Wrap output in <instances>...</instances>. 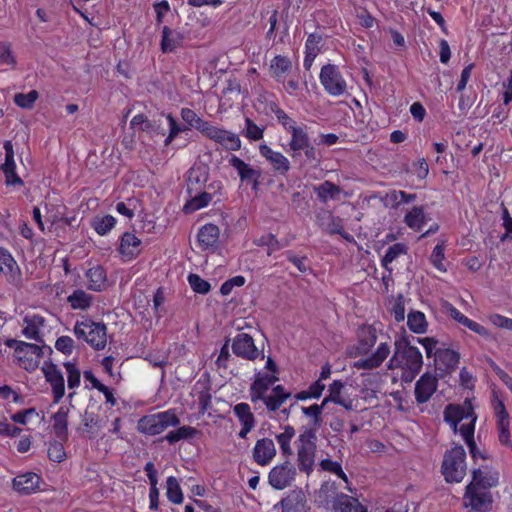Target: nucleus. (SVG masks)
Instances as JSON below:
<instances>
[{"instance_id":"35","label":"nucleus","mask_w":512,"mask_h":512,"mask_svg":"<svg viewBox=\"0 0 512 512\" xmlns=\"http://www.w3.org/2000/svg\"><path fill=\"white\" fill-rule=\"evenodd\" d=\"M208 179L206 168L202 166L192 167L189 170L187 191L189 194L197 193L204 187Z\"/></svg>"},{"instance_id":"30","label":"nucleus","mask_w":512,"mask_h":512,"mask_svg":"<svg viewBox=\"0 0 512 512\" xmlns=\"http://www.w3.org/2000/svg\"><path fill=\"white\" fill-rule=\"evenodd\" d=\"M333 508L335 512H368L367 507L357 498L344 493H340L334 498Z\"/></svg>"},{"instance_id":"13","label":"nucleus","mask_w":512,"mask_h":512,"mask_svg":"<svg viewBox=\"0 0 512 512\" xmlns=\"http://www.w3.org/2000/svg\"><path fill=\"white\" fill-rule=\"evenodd\" d=\"M41 370L51 387L53 402L59 403L65 395V380L61 369L51 362H44Z\"/></svg>"},{"instance_id":"37","label":"nucleus","mask_w":512,"mask_h":512,"mask_svg":"<svg viewBox=\"0 0 512 512\" xmlns=\"http://www.w3.org/2000/svg\"><path fill=\"white\" fill-rule=\"evenodd\" d=\"M292 69V62L288 57L277 55L270 62L272 76L278 82H284L285 75Z\"/></svg>"},{"instance_id":"58","label":"nucleus","mask_w":512,"mask_h":512,"mask_svg":"<svg viewBox=\"0 0 512 512\" xmlns=\"http://www.w3.org/2000/svg\"><path fill=\"white\" fill-rule=\"evenodd\" d=\"M464 326L482 337L484 340L491 341L494 339L493 334L487 327L470 318H468Z\"/></svg>"},{"instance_id":"19","label":"nucleus","mask_w":512,"mask_h":512,"mask_svg":"<svg viewBox=\"0 0 512 512\" xmlns=\"http://www.w3.org/2000/svg\"><path fill=\"white\" fill-rule=\"evenodd\" d=\"M376 341V332L369 327L363 328L359 333L357 343L348 347L347 353L350 357L354 358L366 356L371 352Z\"/></svg>"},{"instance_id":"33","label":"nucleus","mask_w":512,"mask_h":512,"mask_svg":"<svg viewBox=\"0 0 512 512\" xmlns=\"http://www.w3.org/2000/svg\"><path fill=\"white\" fill-rule=\"evenodd\" d=\"M219 228L214 224L204 225L198 232V243L203 250H214L218 245Z\"/></svg>"},{"instance_id":"45","label":"nucleus","mask_w":512,"mask_h":512,"mask_svg":"<svg viewBox=\"0 0 512 512\" xmlns=\"http://www.w3.org/2000/svg\"><path fill=\"white\" fill-rule=\"evenodd\" d=\"M407 325L416 334L425 333L428 326L425 314L420 311H411L407 315Z\"/></svg>"},{"instance_id":"16","label":"nucleus","mask_w":512,"mask_h":512,"mask_svg":"<svg viewBox=\"0 0 512 512\" xmlns=\"http://www.w3.org/2000/svg\"><path fill=\"white\" fill-rule=\"evenodd\" d=\"M277 454L275 443L272 439L264 437L258 439L252 449V459L259 466H268Z\"/></svg>"},{"instance_id":"18","label":"nucleus","mask_w":512,"mask_h":512,"mask_svg":"<svg viewBox=\"0 0 512 512\" xmlns=\"http://www.w3.org/2000/svg\"><path fill=\"white\" fill-rule=\"evenodd\" d=\"M475 417L473 406L470 400H465L463 405H449L444 411V418L456 432L458 424Z\"/></svg>"},{"instance_id":"11","label":"nucleus","mask_w":512,"mask_h":512,"mask_svg":"<svg viewBox=\"0 0 512 512\" xmlns=\"http://www.w3.org/2000/svg\"><path fill=\"white\" fill-rule=\"evenodd\" d=\"M296 468L289 461L275 465L268 473V483L275 490L289 487L296 478Z\"/></svg>"},{"instance_id":"32","label":"nucleus","mask_w":512,"mask_h":512,"mask_svg":"<svg viewBox=\"0 0 512 512\" xmlns=\"http://www.w3.org/2000/svg\"><path fill=\"white\" fill-rule=\"evenodd\" d=\"M87 279V287L89 290L101 292L107 287V275L105 269L96 265L88 269L85 273Z\"/></svg>"},{"instance_id":"28","label":"nucleus","mask_w":512,"mask_h":512,"mask_svg":"<svg viewBox=\"0 0 512 512\" xmlns=\"http://www.w3.org/2000/svg\"><path fill=\"white\" fill-rule=\"evenodd\" d=\"M40 477L33 472H27L13 479V488L20 494L28 495L39 490Z\"/></svg>"},{"instance_id":"46","label":"nucleus","mask_w":512,"mask_h":512,"mask_svg":"<svg viewBox=\"0 0 512 512\" xmlns=\"http://www.w3.org/2000/svg\"><path fill=\"white\" fill-rule=\"evenodd\" d=\"M67 418L68 409L63 406L53 415V429L58 438H64L67 435Z\"/></svg>"},{"instance_id":"9","label":"nucleus","mask_w":512,"mask_h":512,"mask_svg":"<svg viewBox=\"0 0 512 512\" xmlns=\"http://www.w3.org/2000/svg\"><path fill=\"white\" fill-rule=\"evenodd\" d=\"M319 79L329 95L337 97L346 93L347 83L337 66L332 64L323 66L320 71Z\"/></svg>"},{"instance_id":"17","label":"nucleus","mask_w":512,"mask_h":512,"mask_svg":"<svg viewBox=\"0 0 512 512\" xmlns=\"http://www.w3.org/2000/svg\"><path fill=\"white\" fill-rule=\"evenodd\" d=\"M232 351L236 356L247 360H255L260 355L262 358L264 357V355L256 348L253 338L246 333L238 334L233 339Z\"/></svg>"},{"instance_id":"10","label":"nucleus","mask_w":512,"mask_h":512,"mask_svg":"<svg viewBox=\"0 0 512 512\" xmlns=\"http://www.w3.org/2000/svg\"><path fill=\"white\" fill-rule=\"evenodd\" d=\"M493 503L490 491L481 490L474 486H466L463 505L468 512H489Z\"/></svg>"},{"instance_id":"24","label":"nucleus","mask_w":512,"mask_h":512,"mask_svg":"<svg viewBox=\"0 0 512 512\" xmlns=\"http://www.w3.org/2000/svg\"><path fill=\"white\" fill-rule=\"evenodd\" d=\"M142 250V241L133 233L125 232L120 238L119 254L125 262L135 259Z\"/></svg>"},{"instance_id":"49","label":"nucleus","mask_w":512,"mask_h":512,"mask_svg":"<svg viewBox=\"0 0 512 512\" xmlns=\"http://www.w3.org/2000/svg\"><path fill=\"white\" fill-rule=\"evenodd\" d=\"M444 250H445V244H444V242H440L434 247V249L430 255L431 264L440 272L447 271V268L444 264V260H445Z\"/></svg>"},{"instance_id":"36","label":"nucleus","mask_w":512,"mask_h":512,"mask_svg":"<svg viewBox=\"0 0 512 512\" xmlns=\"http://www.w3.org/2000/svg\"><path fill=\"white\" fill-rule=\"evenodd\" d=\"M94 302L93 295L83 289H75L67 297V303L73 310H88Z\"/></svg>"},{"instance_id":"26","label":"nucleus","mask_w":512,"mask_h":512,"mask_svg":"<svg viewBox=\"0 0 512 512\" xmlns=\"http://www.w3.org/2000/svg\"><path fill=\"white\" fill-rule=\"evenodd\" d=\"M0 271L7 277L8 281L14 285L21 284L20 268L12 257V255L5 249L0 247Z\"/></svg>"},{"instance_id":"43","label":"nucleus","mask_w":512,"mask_h":512,"mask_svg":"<svg viewBox=\"0 0 512 512\" xmlns=\"http://www.w3.org/2000/svg\"><path fill=\"white\" fill-rule=\"evenodd\" d=\"M314 192L317 194L319 200L326 203L329 199L338 198L341 193L339 186L333 184L330 181H325L318 186L314 187Z\"/></svg>"},{"instance_id":"53","label":"nucleus","mask_w":512,"mask_h":512,"mask_svg":"<svg viewBox=\"0 0 512 512\" xmlns=\"http://www.w3.org/2000/svg\"><path fill=\"white\" fill-rule=\"evenodd\" d=\"M254 242L257 246H266L268 248V255H271L273 252L278 251L283 247L275 235L271 233L260 236L255 239Z\"/></svg>"},{"instance_id":"34","label":"nucleus","mask_w":512,"mask_h":512,"mask_svg":"<svg viewBox=\"0 0 512 512\" xmlns=\"http://www.w3.org/2000/svg\"><path fill=\"white\" fill-rule=\"evenodd\" d=\"M344 384L340 380H334L328 389V396L331 402L344 407L346 410L351 411L355 409V400L350 397L342 395Z\"/></svg>"},{"instance_id":"2","label":"nucleus","mask_w":512,"mask_h":512,"mask_svg":"<svg viewBox=\"0 0 512 512\" xmlns=\"http://www.w3.org/2000/svg\"><path fill=\"white\" fill-rule=\"evenodd\" d=\"M74 335L96 350L104 349L107 343V328L105 324L95 322L90 318L77 321L73 328Z\"/></svg>"},{"instance_id":"27","label":"nucleus","mask_w":512,"mask_h":512,"mask_svg":"<svg viewBox=\"0 0 512 512\" xmlns=\"http://www.w3.org/2000/svg\"><path fill=\"white\" fill-rule=\"evenodd\" d=\"M233 413L242 426L238 432V437L245 439L255 427V417L251 412V408L247 403H238L233 407Z\"/></svg>"},{"instance_id":"41","label":"nucleus","mask_w":512,"mask_h":512,"mask_svg":"<svg viewBox=\"0 0 512 512\" xmlns=\"http://www.w3.org/2000/svg\"><path fill=\"white\" fill-rule=\"evenodd\" d=\"M408 251V247L404 243H395L392 246H390L384 256L381 259V265L384 267L389 273L392 272V268L390 267V264L396 260L401 255H405Z\"/></svg>"},{"instance_id":"52","label":"nucleus","mask_w":512,"mask_h":512,"mask_svg":"<svg viewBox=\"0 0 512 512\" xmlns=\"http://www.w3.org/2000/svg\"><path fill=\"white\" fill-rule=\"evenodd\" d=\"M439 360L442 361L447 368L454 369L460 361V354L451 349H444L435 352Z\"/></svg>"},{"instance_id":"5","label":"nucleus","mask_w":512,"mask_h":512,"mask_svg":"<svg viewBox=\"0 0 512 512\" xmlns=\"http://www.w3.org/2000/svg\"><path fill=\"white\" fill-rule=\"evenodd\" d=\"M275 116L284 130L291 135L289 148L293 152L292 156L299 154L302 149L307 147L310 143V139L305 128L299 126L297 122L282 109H277L275 111Z\"/></svg>"},{"instance_id":"62","label":"nucleus","mask_w":512,"mask_h":512,"mask_svg":"<svg viewBox=\"0 0 512 512\" xmlns=\"http://www.w3.org/2000/svg\"><path fill=\"white\" fill-rule=\"evenodd\" d=\"M389 198L395 203V205H400L415 201L416 194L406 193L405 191L401 190H393L390 192Z\"/></svg>"},{"instance_id":"50","label":"nucleus","mask_w":512,"mask_h":512,"mask_svg":"<svg viewBox=\"0 0 512 512\" xmlns=\"http://www.w3.org/2000/svg\"><path fill=\"white\" fill-rule=\"evenodd\" d=\"M264 128L258 126L250 118L245 119L243 135L250 141H258L263 138Z\"/></svg>"},{"instance_id":"23","label":"nucleus","mask_w":512,"mask_h":512,"mask_svg":"<svg viewBox=\"0 0 512 512\" xmlns=\"http://www.w3.org/2000/svg\"><path fill=\"white\" fill-rule=\"evenodd\" d=\"M390 346L383 342L378 345L376 350L365 358H360L353 363L356 369L371 370L378 368L390 354Z\"/></svg>"},{"instance_id":"44","label":"nucleus","mask_w":512,"mask_h":512,"mask_svg":"<svg viewBox=\"0 0 512 512\" xmlns=\"http://www.w3.org/2000/svg\"><path fill=\"white\" fill-rule=\"evenodd\" d=\"M181 118L188 125L189 128H195L202 134L206 130L210 122L199 117L192 109L182 108Z\"/></svg>"},{"instance_id":"15","label":"nucleus","mask_w":512,"mask_h":512,"mask_svg":"<svg viewBox=\"0 0 512 512\" xmlns=\"http://www.w3.org/2000/svg\"><path fill=\"white\" fill-rule=\"evenodd\" d=\"M228 164L237 172L241 182L252 184L253 188L257 189L261 177L259 169L252 167L236 155L228 157Z\"/></svg>"},{"instance_id":"6","label":"nucleus","mask_w":512,"mask_h":512,"mask_svg":"<svg viewBox=\"0 0 512 512\" xmlns=\"http://www.w3.org/2000/svg\"><path fill=\"white\" fill-rule=\"evenodd\" d=\"M179 424L177 415L172 410L143 416L138 422V430L147 435H158L169 427Z\"/></svg>"},{"instance_id":"22","label":"nucleus","mask_w":512,"mask_h":512,"mask_svg":"<svg viewBox=\"0 0 512 512\" xmlns=\"http://www.w3.org/2000/svg\"><path fill=\"white\" fill-rule=\"evenodd\" d=\"M45 329V318L41 315L32 313L24 317L22 333L26 338L43 342Z\"/></svg>"},{"instance_id":"8","label":"nucleus","mask_w":512,"mask_h":512,"mask_svg":"<svg viewBox=\"0 0 512 512\" xmlns=\"http://www.w3.org/2000/svg\"><path fill=\"white\" fill-rule=\"evenodd\" d=\"M42 347L37 344L16 342L14 357L17 364L27 371L35 370L42 358Z\"/></svg>"},{"instance_id":"31","label":"nucleus","mask_w":512,"mask_h":512,"mask_svg":"<svg viewBox=\"0 0 512 512\" xmlns=\"http://www.w3.org/2000/svg\"><path fill=\"white\" fill-rule=\"evenodd\" d=\"M3 146L5 149V162L2 165V170L6 176V183L11 185L20 184L22 181L15 172L16 164L14 160L13 145L11 141H5Z\"/></svg>"},{"instance_id":"40","label":"nucleus","mask_w":512,"mask_h":512,"mask_svg":"<svg viewBox=\"0 0 512 512\" xmlns=\"http://www.w3.org/2000/svg\"><path fill=\"white\" fill-rule=\"evenodd\" d=\"M295 435H296V431L290 425H286L283 428V431L281 433H278L275 435V439H276L277 443L279 444L281 453L284 456H290L293 454V450L291 447V441L293 440Z\"/></svg>"},{"instance_id":"55","label":"nucleus","mask_w":512,"mask_h":512,"mask_svg":"<svg viewBox=\"0 0 512 512\" xmlns=\"http://www.w3.org/2000/svg\"><path fill=\"white\" fill-rule=\"evenodd\" d=\"M64 367L67 374L68 388L72 390L79 387L81 382V373L78 367L71 362H66Z\"/></svg>"},{"instance_id":"60","label":"nucleus","mask_w":512,"mask_h":512,"mask_svg":"<svg viewBox=\"0 0 512 512\" xmlns=\"http://www.w3.org/2000/svg\"><path fill=\"white\" fill-rule=\"evenodd\" d=\"M488 321L497 328L506 329L512 331V319L501 314H490L487 317Z\"/></svg>"},{"instance_id":"61","label":"nucleus","mask_w":512,"mask_h":512,"mask_svg":"<svg viewBox=\"0 0 512 512\" xmlns=\"http://www.w3.org/2000/svg\"><path fill=\"white\" fill-rule=\"evenodd\" d=\"M475 422H476V416L472 417L466 421L460 422L459 432L462 435L465 442L474 440V430H475Z\"/></svg>"},{"instance_id":"57","label":"nucleus","mask_w":512,"mask_h":512,"mask_svg":"<svg viewBox=\"0 0 512 512\" xmlns=\"http://www.w3.org/2000/svg\"><path fill=\"white\" fill-rule=\"evenodd\" d=\"M319 465L322 470L333 473L339 478L343 479L345 482H348L347 475L343 471L339 462L332 461L331 459H323Z\"/></svg>"},{"instance_id":"64","label":"nucleus","mask_w":512,"mask_h":512,"mask_svg":"<svg viewBox=\"0 0 512 512\" xmlns=\"http://www.w3.org/2000/svg\"><path fill=\"white\" fill-rule=\"evenodd\" d=\"M321 41V36L317 34H310L307 37L305 43V52H308V55L311 56V59H315L319 52V43Z\"/></svg>"},{"instance_id":"63","label":"nucleus","mask_w":512,"mask_h":512,"mask_svg":"<svg viewBox=\"0 0 512 512\" xmlns=\"http://www.w3.org/2000/svg\"><path fill=\"white\" fill-rule=\"evenodd\" d=\"M48 457L54 462H62L66 457L63 445L59 442L51 443L48 447Z\"/></svg>"},{"instance_id":"54","label":"nucleus","mask_w":512,"mask_h":512,"mask_svg":"<svg viewBox=\"0 0 512 512\" xmlns=\"http://www.w3.org/2000/svg\"><path fill=\"white\" fill-rule=\"evenodd\" d=\"M39 94L36 90H31L30 92L23 94L18 93L14 96V102L17 106L23 109H31L38 99Z\"/></svg>"},{"instance_id":"21","label":"nucleus","mask_w":512,"mask_h":512,"mask_svg":"<svg viewBox=\"0 0 512 512\" xmlns=\"http://www.w3.org/2000/svg\"><path fill=\"white\" fill-rule=\"evenodd\" d=\"M499 483V472L495 469L484 467L473 470L472 481L468 484L475 488L489 491Z\"/></svg>"},{"instance_id":"59","label":"nucleus","mask_w":512,"mask_h":512,"mask_svg":"<svg viewBox=\"0 0 512 512\" xmlns=\"http://www.w3.org/2000/svg\"><path fill=\"white\" fill-rule=\"evenodd\" d=\"M188 282L193 291L197 293L206 294L210 290V284L197 274H190L188 276Z\"/></svg>"},{"instance_id":"51","label":"nucleus","mask_w":512,"mask_h":512,"mask_svg":"<svg viewBox=\"0 0 512 512\" xmlns=\"http://www.w3.org/2000/svg\"><path fill=\"white\" fill-rule=\"evenodd\" d=\"M196 434V429L190 426H182L178 428L177 430L170 431L165 436V439L169 443H175L182 439L191 438Z\"/></svg>"},{"instance_id":"20","label":"nucleus","mask_w":512,"mask_h":512,"mask_svg":"<svg viewBox=\"0 0 512 512\" xmlns=\"http://www.w3.org/2000/svg\"><path fill=\"white\" fill-rule=\"evenodd\" d=\"M438 387V379L432 373H424L415 383V399L418 404L426 403L430 400Z\"/></svg>"},{"instance_id":"1","label":"nucleus","mask_w":512,"mask_h":512,"mask_svg":"<svg viewBox=\"0 0 512 512\" xmlns=\"http://www.w3.org/2000/svg\"><path fill=\"white\" fill-rule=\"evenodd\" d=\"M278 381V377L268 372H258L250 387V397L253 402L263 401L266 407L275 411L290 397L283 386L277 385L273 388L272 394L266 395L268 389Z\"/></svg>"},{"instance_id":"39","label":"nucleus","mask_w":512,"mask_h":512,"mask_svg":"<svg viewBox=\"0 0 512 512\" xmlns=\"http://www.w3.org/2000/svg\"><path fill=\"white\" fill-rule=\"evenodd\" d=\"M404 222L409 228L415 231L421 230L427 222L424 208L419 206L413 207L406 213Z\"/></svg>"},{"instance_id":"3","label":"nucleus","mask_w":512,"mask_h":512,"mask_svg":"<svg viewBox=\"0 0 512 512\" xmlns=\"http://www.w3.org/2000/svg\"><path fill=\"white\" fill-rule=\"evenodd\" d=\"M396 350L394 355L388 361V368L393 370L401 368L411 373L412 377L418 373L423 364V357L417 347L411 345H401L395 343Z\"/></svg>"},{"instance_id":"47","label":"nucleus","mask_w":512,"mask_h":512,"mask_svg":"<svg viewBox=\"0 0 512 512\" xmlns=\"http://www.w3.org/2000/svg\"><path fill=\"white\" fill-rule=\"evenodd\" d=\"M166 496L174 504H181L183 502L184 497L180 484L173 476H169L166 480Z\"/></svg>"},{"instance_id":"12","label":"nucleus","mask_w":512,"mask_h":512,"mask_svg":"<svg viewBox=\"0 0 512 512\" xmlns=\"http://www.w3.org/2000/svg\"><path fill=\"white\" fill-rule=\"evenodd\" d=\"M203 135L229 151H237L241 147V140L236 133L214 126L211 123H209Z\"/></svg>"},{"instance_id":"29","label":"nucleus","mask_w":512,"mask_h":512,"mask_svg":"<svg viewBox=\"0 0 512 512\" xmlns=\"http://www.w3.org/2000/svg\"><path fill=\"white\" fill-rule=\"evenodd\" d=\"M260 154L273 166L274 170L284 175L290 169V162L281 152L272 150L268 145L259 147Z\"/></svg>"},{"instance_id":"56","label":"nucleus","mask_w":512,"mask_h":512,"mask_svg":"<svg viewBox=\"0 0 512 512\" xmlns=\"http://www.w3.org/2000/svg\"><path fill=\"white\" fill-rule=\"evenodd\" d=\"M166 119L168 122L169 134L166 137L164 143L165 145H169L179 133L187 131L189 127L180 126L171 114H167Z\"/></svg>"},{"instance_id":"38","label":"nucleus","mask_w":512,"mask_h":512,"mask_svg":"<svg viewBox=\"0 0 512 512\" xmlns=\"http://www.w3.org/2000/svg\"><path fill=\"white\" fill-rule=\"evenodd\" d=\"M183 36L180 32L163 27L161 49L163 52H172L182 44Z\"/></svg>"},{"instance_id":"48","label":"nucleus","mask_w":512,"mask_h":512,"mask_svg":"<svg viewBox=\"0 0 512 512\" xmlns=\"http://www.w3.org/2000/svg\"><path fill=\"white\" fill-rule=\"evenodd\" d=\"M116 224V219L111 215L95 217L92 221V227L97 234L106 235Z\"/></svg>"},{"instance_id":"7","label":"nucleus","mask_w":512,"mask_h":512,"mask_svg":"<svg viewBox=\"0 0 512 512\" xmlns=\"http://www.w3.org/2000/svg\"><path fill=\"white\" fill-rule=\"evenodd\" d=\"M297 449V464L300 471L309 475L314 468L316 452V433L305 430L299 435Z\"/></svg>"},{"instance_id":"25","label":"nucleus","mask_w":512,"mask_h":512,"mask_svg":"<svg viewBox=\"0 0 512 512\" xmlns=\"http://www.w3.org/2000/svg\"><path fill=\"white\" fill-rule=\"evenodd\" d=\"M495 415L497 418L498 438L502 445L511 447L510 440V418L506 411L505 405L502 401L498 400L494 405Z\"/></svg>"},{"instance_id":"4","label":"nucleus","mask_w":512,"mask_h":512,"mask_svg":"<svg viewBox=\"0 0 512 512\" xmlns=\"http://www.w3.org/2000/svg\"><path fill=\"white\" fill-rule=\"evenodd\" d=\"M466 453L463 446L456 445L443 458L442 474L449 483H459L466 475Z\"/></svg>"},{"instance_id":"42","label":"nucleus","mask_w":512,"mask_h":512,"mask_svg":"<svg viewBox=\"0 0 512 512\" xmlns=\"http://www.w3.org/2000/svg\"><path fill=\"white\" fill-rule=\"evenodd\" d=\"M191 199L184 205V211L186 213H192L201 208L206 207L212 200L211 194L203 191L189 194Z\"/></svg>"},{"instance_id":"14","label":"nucleus","mask_w":512,"mask_h":512,"mask_svg":"<svg viewBox=\"0 0 512 512\" xmlns=\"http://www.w3.org/2000/svg\"><path fill=\"white\" fill-rule=\"evenodd\" d=\"M273 508L280 512H306V495L301 489L290 490Z\"/></svg>"}]
</instances>
